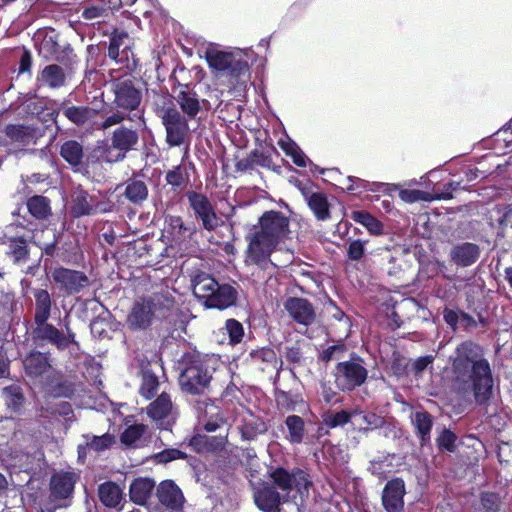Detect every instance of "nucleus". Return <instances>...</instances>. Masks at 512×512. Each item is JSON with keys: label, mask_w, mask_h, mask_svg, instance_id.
I'll use <instances>...</instances> for the list:
<instances>
[{"label": "nucleus", "mask_w": 512, "mask_h": 512, "mask_svg": "<svg viewBox=\"0 0 512 512\" xmlns=\"http://www.w3.org/2000/svg\"><path fill=\"white\" fill-rule=\"evenodd\" d=\"M452 373L453 381L460 389L471 387L476 403L488 405L493 395V377L480 344L465 340L456 347Z\"/></svg>", "instance_id": "f257e3e1"}, {"label": "nucleus", "mask_w": 512, "mask_h": 512, "mask_svg": "<svg viewBox=\"0 0 512 512\" xmlns=\"http://www.w3.org/2000/svg\"><path fill=\"white\" fill-rule=\"evenodd\" d=\"M110 91L113 95L112 106L109 110H102L101 130H107L125 120L133 122L138 119L145 125L144 110L141 109L143 90L138 79L131 74L113 78L110 80Z\"/></svg>", "instance_id": "f03ea898"}, {"label": "nucleus", "mask_w": 512, "mask_h": 512, "mask_svg": "<svg viewBox=\"0 0 512 512\" xmlns=\"http://www.w3.org/2000/svg\"><path fill=\"white\" fill-rule=\"evenodd\" d=\"M204 58L214 73L227 79L231 89L237 92L245 89L250 79V67L241 56L208 47L204 52Z\"/></svg>", "instance_id": "7ed1b4c3"}, {"label": "nucleus", "mask_w": 512, "mask_h": 512, "mask_svg": "<svg viewBox=\"0 0 512 512\" xmlns=\"http://www.w3.org/2000/svg\"><path fill=\"white\" fill-rule=\"evenodd\" d=\"M184 368L179 376L182 390L191 395L204 392L212 379V371L208 360L200 354H188L183 360Z\"/></svg>", "instance_id": "20e7f679"}, {"label": "nucleus", "mask_w": 512, "mask_h": 512, "mask_svg": "<svg viewBox=\"0 0 512 512\" xmlns=\"http://www.w3.org/2000/svg\"><path fill=\"white\" fill-rule=\"evenodd\" d=\"M34 298V324L32 339L35 341L38 337L55 338L59 337L58 328L48 319L51 317V311L56 306L51 293L44 288H34L32 290Z\"/></svg>", "instance_id": "39448f33"}, {"label": "nucleus", "mask_w": 512, "mask_h": 512, "mask_svg": "<svg viewBox=\"0 0 512 512\" xmlns=\"http://www.w3.org/2000/svg\"><path fill=\"white\" fill-rule=\"evenodd\" d=\"M334 383L342 392H352L362 386L368 378L364 359L352 353L349 360L340 361L333 371Z\"/></svg>", "instance_id": "423d86ee"}, {"label": "nucleus", "mask_w": 512, "mask_h": 512, "mask_svg": "<svg viewBox=\"0 0 512 512\" xmlns=\"http://www.w3.org/2000/svg\"><path fill=\"white\" fill-rule=\"evenodd\" d=\"M189 209L193 212L195 220L203 230L214 232L223 223L217 215L216 209L206 194L195 190H188L185 193Z\"/></svg>", "instance_id": "0eeeda50"}, {"label": "nucleus", "mask_w": 512, "mask_h": 512, "mask_svg": "<svg viewBox=\"0 0 512 512\" xmlns=\"http://www.w3.org/2000/svg\"><path fill=\"white\" fill-rule=\"evenodd\" d=\"M172 80V89L176 92L175 100L182 115L193 120L201 111L207 112L210 110V102L206 99H200L195 90V84L181 83L176 77H173Z\"/></svg>", "instance_id": "6e6552de"}, {"label": "nucleus", "mask_w": 512, "mask_h": 512, "mask_svg": "<svg viewBox=\"0 0 512 512\" xmlns=\"http://www.w3.org/2000/svg\"><path fill=\"white\" fill-rule=\"evenodd\" d=\"M246 240L248 245L245 251V263L256 265L262 270L267 269L271 263V255L279 243L258 230L248 234Z\"/></svg>", "instance_id": "1a4fd4ad"}, {"label": "nucleus", "mask_w": 512, "mask_h": 512, "mask_svg": "<svg viewBox=\"0 0 512 512\" xmlns=\"http://www.w3.org/2000/svg\"><path fill=\"white\" fill-rule=\"evenodd\" d=\"M51 282L64 296L79 294L90 285V279L85 272L63 266L51 271Z\"/></svg>", "instance_id": "9d476101"}, {"label": "nucleus", "mask_w": 512, "mask_h": 512, "mask_svg": "<svg viewBox=\"0 0 512 512\" xmlns=\"http://www.w3.org/2000/svg\"><path fill=\"white\" fill-rule=\"evenodd\" d=\"M62 114L70 123L76 127H84L90 123L98 114V111L87 105H75L71 100H63L57 107L47 114L50 120L57 125V118Z\"/></svg>", "instance_id": "9b49d317"}, {"label": "nucleus", "mask_w": 512, "mask_h": 512, "mask_svg": "<svg viewBox=\"0 0 512 512\" xmlns=\"http://www.w3.org/2000/svg\"><path fill=\"white\" fill-rule=\"evenodd\" d=\"M23 373L33 383H38L54 367L50 352L31 349L21 359Z\"/></svg>", "instance_id": "f8f14e48"}, {"label": "nucleus", "mask_w": 512, "mask_h": 512, "mask_svg": "<svg viewBox=\"0 0 512 512\" xmlns=\"http://www.w3.org/2000/svg\"><path fill=\"white\" fill-rule=\"evenodd\" d=\"M45 396L71 399L75 394V384L61 370L52 368L39 382Z\"/></svg>", "instance_id": "ddd939ff"}, {"label": "nucleus", "mask_w": 512, "mask_h": 512, "mask_svg": "<svg viewBox=\"0 0 512 512\" xmlns=\"http://www.w3.org/2000/svg\"><path fill=\"white\" fill-rule=\"evenodd\" d=\"M188 119L178 109H170L162 117V125L166 131L165 141L170 147H179L184 144L189 133Z\"/></svg>", "instance_id": "4468645a"}, {"label": "nucleus", "mask_w": 512, "mask_h": 512, "mask_svg": "<svg viewBox=\"0 0 512 512\" xmlns=\"http://www.w3.org/2000/svg\"><path fill=\"white\" fill-rule=\"evenodd\" d=\"M118 125L110 137V148L117 152L114 161L125 159L127 153L136 150L140 140L139 130L134 125Z\"/></svg>", "instance_id": "2eb2a0df"}, {"label": "nucleus", "mask_w": 512, "mask_h": 512, "mask_svg": "<svg viewBox=\"0 0 512 512\" xmlns=\"http://www.w3.org/2000/svg\"><path fill=\"white\" fill-rule=\"evenodd\" d=\"M259 232L273 239L277 243L286 237L289 232L290 220L283 212L277 210L265 211L259 218Z\"/></svg>", "instance_id": "dca6fc26"}, {"label": "nucleus", "mask_w": 512, "mask_h": 512, "mask_svg": "<svg viewBox=\"0 0 512 512\" xmlns=\"http://www.w3.org/2000/svg\"><path fill=\"white\" fill-rule=\"evenodd\" d=\"M102 202L96 196L91 195L82 186L73 189L71 193L70 213L74 218L96 215L104 212Z\"/></svg>", "instance_id": "f3484780"}, {"label": "nucleus", "mask_w": 512, "mask_h": 512, "mask_svg": "<svg viewBox=\"0 0 512 512\" xmlns=\"http://www.w3.org/2000/svg\"><path fill=\"white\" fill-rule=\"evenodd\" d=\"M3 145L22 149L32 143H35L39 137L38 128L33 125L25 124H7L3 130Z\"/></svg>", "instance_id": "a211bd4d"}, {"label": "nucleus", "mask_w": 512, "mask_h": 512, "mask_svg": "<svg viewBox=\"0 0 512 512\" xmlns=\"http://www.w3.org/2000/svg\"><path fill=\"white\" fill-rule=\"evenodd\" d=\"M284 308L289 317L306 330L316 320L315 307L306 298L288 297L284 302Z\"/></svg>", "instance_id": "6ab92c4d"}, {"label": "nucleus", "mask_w": 512, "mask_h": 512, "mask_svg": "<svg viewBox=\"0 0 512 512\" xmlns=\"http://www.w3.org/2000/svg\"><path fill=\"white\" fill-rule=\"evenodd\" d=\"M253 498L255 505L262 512H283L281 508L282 497L276 488L269 482H261L254 488ZM296 512H300L298 506L293 504Z\"/></svg>", "instance_id": "aec40b11"}, {"label": "nucleus", "mask_w": 512, "mask_h": 512, "mask_svg": "<svg viewBox=\"0 0 512 512\" xmlns=\"http://www.w3.org/2000/svg\"><path fill=\"white\" fill-rule=\"evenodd\" d=\"M406 494L405 482L395 477L385 484L381 501L386 512H402L404 509V496Z\"/></svg>", "instance_id": "412c9836"}, {"label": "nucleus", "mask_w": 512, "mask_h": 512, "mask_svg": "<svg viewBox=\"0 0 512 512\" xmlns=\"http://www.w3.org/2000/svg\"><path fill=\"white\" fill-rule=\"evenodd\" d=\"M79 476L75 472L61 471L50 479V497L53 500H65L72 496Z\"/></svg>", "instance_id": "4be33fe9"}, {"label": "nucleus", "mask_w": 512, "mask_h": 512, "mask_svg": "<svg viewBox=\"0 0 512 512\" xmlns=\"http://www.w3.org/2000/svg\"><path fill=\"white\" fill-rule=\"evenodd\" d=\"M237 295V290L233 286L229 284H219L217 282L203 304L207 308L223 310L236 303Z\"/></svg>", "instance_id": "5701e85b"}, {"label": "nucleus", "mask_w": 512, "mask_h": 512, "mask_svg": "<svg viewBox=\"0 0 512 512\" xmlns=\"http://www.w3.org/2000/svg\"><path fill=\"white\" fill-rule=\"evenodd\" d=\"M48 44H50L49 51L52 54V59L64 68V71H66L69 76H71L75 72L80 61L77 54L74 52V49L70 44L61 48L57 41H54L52 38H50L49 41H46L45 45Z\"/></svg>", "instance_id": "b1692460"}, {"label": "nucleus", "mask_w": 512, "mask_h": 512, "mask_svg": "<svg viewBox=\"0 0 512 512\" xmlns=\"http://www.w3.org/2000/svg\"><path fill=\"white\" fill-rule=\"evenodd\" d=\"M189 167L194 168V164L189 162L186 165L182 161L165 172V182L175 194L186 193V189L191 183Z\"/></svg>", "instance_id": "393cba45"}, {"label": "nucleus", "mask_w": 512, "mask_h": 512, "mask_svg": "<svg viewBox=\"0 0 512 512\" xmlns=\"http://www.w3.org/2000/svg\"><path fill=\"white\" fill-rule=\"evenodd\" d=\"M152 306L153 302L149 300L136 302L127 319L130 328L135 330L147 329L151 325L154 317Z\"/></svg>", "instance_id": "a878e982"}, {"label": "nucleus", "mask_w": 512, "mask_h": 512, "mask_svg": "<svg viewBox=\"0 0 512 512\" xmlns=\"http://www.w3.org/2000/svg\"><path fill=\"white\" fill-rule=\"evenodd\" d=\"M7 246L5 255L16 265L24 264L30 256V247L25 236L5 237L2 241Z\"/></svg>", "instance_id": "bb28decb"}, {"label": "nucleus", "mask_w": 512, "mask_h": 512, "mask_svg": "<svg viewBox=\"0 0 512 512\" xmlns=\"http://www.w3.org/2000/svg\"><path fill=\"white\" fill-rule=\"evenodd\" d=\"M157 498L161 504L172 510L182 507L184 500L182 491L172 480L162 481L156 491Z\"/></svg>", "instance_id": "cd10ccee"}, {"label": "nucleus", "mask_w": 512, "mask_h": 512, "mask_svg": "<svg viewBox=\"0 0 512 512\" xmlns=\"http://www.w3.org/2000/svg\"><path fill=\"white\" fill-rule=\"evenodd\" d=\"M488 324V318L485 317L482 313H477V319H475L472 315L463 310H450V328L453 330L459 327L466 332H471L472 330L476 329L478 325H481L483 328H485L488 326Z\"/></svg>", "instance_id": "c85d7f7f"}, {"label": "nucleus", "mask_w": 512, "mask_h": 512, "mask_svg": "<svg viewBox=\"0 0 512 512\" xmlns=\"http://www.w3.org/2000/svg\"><path fill=\"white\" fill-rule=\"evenodd\" d=\"M69 76L64 68L59 64L53 63L46 65L37 76V82L41 86L50 89H58L66 85V78Z\"/></svg>", "instance_id": "c756f323"}, {"label": "nucleus", "mask_w": 512, "mask_h": 512, "mask_svg": "<svg viewBox=\"0 0 512 512\" xmlns=\"http://www.w3.org/2000/svg\"><path fill=\"white\" fill-rule=\"evenodd\" d=\"M417 253V248L408 249L405 244L394 245L393 258L390 262L391 266H394L395 273H388L391 277L402 278L403 274L412 268L413 266V255L411 252Z\"/></svg>", "instance_id": "7c9ffc66"}, {"label": "nucleus", "mask_w": 512, "mask_h": 512, "mask_svg": "<svg viewBox=\"0 0 512 512\" xmlns=\"http://www.w3.org/2000/svg\"><path fill=\"white\" fill-rule=\"evenodd\" d=\"M190 279L193 294L202 303L217 284L216 279L211 274L201 270L192 272Z\"/></svg>", "instance_id": "2f4dec72"}, {"label": "nucleus", "mask_w": 512, "mask_h": 512, "mask_svg": "<svg viewBox=\"0 0 512 512\" xmlns=\"http://www.w3.org/2000/svg\"><path fill=\"white\" fill-rule=\"evenodd\" d=\"M155 488V481L148 477L135 478L129 487L130 500L137 505H145Z\"/></svg>", "instance_id": "473e14b6"}, {"label": "nucleus", "mask_w": 512, "mask_h": 512, "mask_svg": "<svg viewBox=\"0 0 512 512\" xmlns=\"http://www.w3.org/2000/svg\"><path fill=\"white\" fill-rule=\"evenodd\" d=\"M122 186L124 187L122 195L133 205L141 206L148 199V186L143 180L129 178Z\"/></svg>", "instance_id": "72a5a7b5"}, {"label": "nucleus", "mask_w": 512, "mask_h": 512, "mask_svg": "<svg viewBox=\"0 0 512 512\" xmlns=\"http://www.w3.org/2000/svg\"><path fill=\"white\" fill-rule=\"evenodd\" d=\"M59 155L72 168L79 167L85 157L83 143L74 139L65 140L59 146Z\"/></svg>", "instance_id": "f704fd0d"}, {"label": "nucleus", "mask_w": 512, "mask_h": 512, "mask_svg": "<svg viewBox=\"0 0 512 512\" xmlns=\"http://www.w3.org/2000/svg\"><path fill=\"white\" fill-rule=\"evenodd\" d=\"M284 424L286 427L285 439L293 445H299L304 442L307 435V428L305 420L295 414L288 415Z\"/></svg>", "instance_id": "c9c22d12"}, {"label": "nucleus", "mask_w": 512, "mask_h": 512, "mask_svg": "<svg viewBox=\"0 0 512 512\" xmlns=\"http://www.w3.org/2000/svg\"><path fill=\"white\" fill-rule=\"evenodd\" d=\"M479 256V246L469 242L456 245L451 251V259L461 267H468L474 264Z\"/></svg>", "instance_id": "e433bc0d"}, {"label": "nucleus", "mask_w": 512, "mask_h": 512, "mask_svg": "<svg viewBox=\"0 0 512 512\" xmlns=\"http://www.w3.org/2000/svg\"><path fill=\"white\" fill-rule=\"evenodd\" d=\"M352 425L358 429L360 432H368L374 429L381 428L385 419L374 413V412H364L359 409H352Z\"/></svg>", "instance_id": "4c0bfd02"}, {"label": "nucleus", "mask_w": 512, "mask_h": 512, "mask_svg": "<svg viewBox=\"0 0 512 512\" xmlns=\"http://www.w3.org/2000/svg\"><path fill=\"white\" fill-rule=\"evenodd\" d=\"M412 425L415 429V435L419 438L421 446L430 442L431 430L433 427V418L427 411H416L411 417Z\"/></svg>", "instance_id": "58836bf2"}, {"label": "nucleus", "mask_w": 512, "mask_h": 512, "mask_svg": "<svg viewBox=\"0 0 512 512\" xmlns=\"http://www.w3.org/2000/svg\"><path fill=\"white\" fill-rule=\"evenodd\" d=\"M26 207L29 214L36 220H47L52 216V207L50 198L43 195H33L26 201Z\"/></svg>", "instance_id": "ea45409f"}, {"label": "nucleus", "mask_w": 512, "mask_h": 512, "mask_svg": "<svg viewBox=\"0 0 512 512\" xmlns=\"http://www.w3.org/2000/svg\"><path fill=\"white\" fill-rule=\"evenodd\" d=\"M98 497L105 507L115 508L120 504L123 492L117 483L106 481L98 486Z\"/></svg>", "instance_id": "a19ab883"}, {"label": "nucleus", "mask_w": 512, "mask_h": 512, "mask_svg": "<svg viewBox=\"0 0 512 512\" xmlns=\"http://www.w3.org/2000/svg\"><path fill=\"white\" fill-rule=\"evenodd\" d=\"M393 252L394 246L375 248L370 252V262L374 267L385 272L387 275L388 273H395L394 266L390 265V262L395 260V258H393Z\"/></svg>", "instance_id": "79ce46f5"}, {"label": "nucleus", "mask_w": 512, "mask_h": 512, "mask_svg": "<svg viewBox=\"0 0 512 512\" xmlns=\"http://www.w3.org/2000/svg\"><path fill=\"white\" fill-rule=\"evenodd\" d=\"M268 478L271 481V485L278 488L286 493H289L293 489V476L294 469L289 472L284 467H270L268 469Z\"/></svg>", "instance_id": "37998d69"}, {"label": "nucleus", "mask_w": 512, "mask_h": 512, "mask_svg": "<svg viewBox=\"0 0 512 512\" xmlns=\"http://www.w3.org/2000/svg\"><path fill=\"white\" fill-rule=\"evenodd\" d=\"M172 410V401L170 395L162 392L153 402L147 407V414L153 421H162L165 419Z\"/></svg>", "instance_id": "c03bdc74"}, {"label": "nucleus", "mask_w": 512, "mask_h": 512, "mask_svg": "<svg viewBox=\"0 0 512 512\" xmlns=\"http://www.w3.org/2000/svg\"><path fill=\"white\" fill-rule=\"evenodd\" d=\"M41 413L43 417H63L66 425L73 422L74 420V411L72 405L67 401L47 403L41 408Z\"/></svg>", "instance_id": "a18cd8bd"}, {"label": "nucleus", "mask_w": 512, "mask_h": 512, "mask_svg": "<svg viewBox=\"0 0 512 512\" xmlns=\"http://www.w3.org/2000/svg\"><path fill=\"white\" fill-rule=\"evenodd\" d=\"M307 205L318 221H326L331 218V205L325 193L317 192V195H312Z\"/></svg>", "instance_id": "49530a36"}, {"label": "nucleus", "mask_w": 512, "mask_h": 512, "mask_svg": "<svg viewBox=\"0 0 512 512\" xmlns=\"http://www.w3.org/2000/svg\"><path fill=\"white\" fill-rule=\"evenodd\" d=\"M351 219L363 225L373 235H381L384 232L383 223L365 210L352 211Z\"/></svg>", "instance_id": "de8ad7c7"}, {"label": "nucleus", "mask_w": 512, "mask_h": 512, "mask_svg": "<svg viewBox=\"0 0 512 512\" xmlns=\"http://www.w3.org/2000/svg\"><path fill=\"white\" fill-rule=\"evenodd\" d=\"M274 396L277 408L285 412H293L299 404L304 403L300 394L291 391L276 390Z\"/></svg>", "instance_id": "09e8293b"}, {"label": "nucleus", "mask_w": 512, "mask_h": 512, "mask_svg": "<svg viewBox=\"0 0 512 512\" xmlns=\"http://www.w3.org/2000/svg\"><path fill=\"white\" fill-rule=\"evenodd\" d=\"M167 230L170 234L179 238L191 237L196 233L195 226H187L179 215H167L165 217Z\"/></svg>", "instance_id": "8fccbe9b"}, {"label": "nucleus", "mask_w": 512, "mask_h": 512, "mask_svg": "<svg viewBox=\"0 0 512 512\" xmlns=\"http://www.w3.org/2000/svg\"><path fill=\"white\" fill-rule=\"evenodd\" d=\"M267 431L266 423L258 417L245 420L240 427V433L243 440H254L259 435L264 434Z\"/></svg>", "instance_id": "3c124183"}, {"label": "nucleus", "mask_w": 512, "mask_h": 512, "mask_svg": "<svg viewBox=\"0 0 512 512\" xmlns=\"http://www.w3.org/2000/svg\"><path fill=\"white\" fill-rule=\"evenodd\" d=\"M312 487L313 481L309 473L303 469L294 468L293 488L296 489L302 499L309 497Z\"/></svg>", "instance_id": "603ef678"}, {"label": "nucleus", "mask_w": 512, "mask_h": 512, "mask_svg": "<svg viewBox=\"0 0 512 512\" xmlns=\"http://www.w3.org/2000/svg\"><path fill=\"white\" fill-rule=\"evenodd\" d=\"M59 337L55 338V340L52 338H46V337H38L34 343L37 346H43L44 344H50L52 346H55L57 350L64 351L66 350L70 344L76 343L75 341V334L71 331L68 332V334H64L61 330L58 329Z\"/></svg>", "instance_id": "864d4df0"}, {"label": "nucleus", "mask_w": 512, "mask_h": 512, "mask_svg": "<svg viewBox=\"0 0 512 512\" xmlns=\"http://www.w3.org/2000/svg\"><path fill=\"white\" fill-rule=\"evenodd\" d=\"M346 352L347 345L342 340H339L337 343L329 345L319 351L317 359L319 362L327 364L332 360H338L342 358Z\"/></svg>", "instance_id": "5fc2aeb1"}, {"label": "nucleus", "mask_w": 512, "mask_h": 512, "mask_svg": "<svg viewBox=\"0 0 512 512\" xmlns=\"http://www.w3.org/2000/svg\"><path fill=\"white\" fill-rule=\"evenodd\" d=\"M352 418V410L327 411L323 415V423L329 428L343 427L351 422Z\"/></svg>", "instance_id": "6e6d98bb"}, {"label": "nucleus", "mask_w": 512, "mask_h": 512, "mask_svg": "<svg viewBox=\"0 0 512 512\" xmlns=\"http://www.w3.org/2000/svg\"><path fill=\"white\" fill-rule=\"evenodd\" d=\"M128 38V33L126 31H119L115 29L109 38V46H108V57L115 62H123V59L120 57V47L124 44L125 39Z\"/></svg>", "instance_id": "4d7b16f0"}, {"label": "nucleus", "mask_w": 512, "mask_h": 512, "mask_svg": "<svg viewBox=\"0 0 512 512\" xmlns=\"http://www.w3.org/2000/svg\"><path fill=\"white\" fill-rule=\"evenodd\" d=\"M6 405L12 410H18L24 403V394L20 386L10 385L3 389Z\"/></svg>", "instance_id": "13d9d810"}, {"label": "nucleus", "mask_w": 512, "mask_h": 512, "mask_svg": "<svg viewBox=\"0 0 512 512\" xmlns=\"http://www.w3.org/2000/svg\"><path fill=\"white\" fill-rule=\"evenodd\" d=\"M280 147L287 156L291 157L296 166L302 168L307 166V156L294 141L281 142Z\"/></svg>", "instance_id": "bf43d9fd"}, {"label": "nucleus", "mask_w": 512, "mask_h": 512, "mask_svg": "<svg viewBox=\"0 0 512 512\" xmlns=\"http://www.w3.org/2000/svg\"><path fill=\"white\" fill-rule=\"evenodd\" d=\"M158 387V377L150 371H145L143 373L142 383L140 386V394L145 399L150 400L157 394Z\"/></svg>", "instance_id": "052dcab7"}, {"label": "nucleus", "mask_w": 512, "mask_h": 512, "mask_svg": "<svg viewBox=\"0 0 512 512\" xmlns=\"http://www.w3.org/2000/svg\"><path fill=\"white\" fill-rule=\"evenodd\" d=\"M146 430L145 424L130 425L120 435V441L123 445L130 447L142 438Z\"/></svg>", "instance_id": "680f3d73"}, {"label": "nucleus", "mask_w": 512, "mask_h": 512, "mask_svg": "<svg viewBox=\"0 0 512 512\" xmlns=\"http://www.w3.org/2000/svg\"><path fill=\"white\" fill-rule=\"evenodd\" d=\"M303 343L297 340L292 345L286 346L284 351V357L286 361L293 367L301 366L304 361Z\"/></svg>", "instance_id": "e2e57ef3"}, {"label": "nucleus", "mask_w": 512, "mask_h": 512, "mask_svg": "<svg viewBox=\"0 0 512 512\" xmlns=\"http://www.w3.org/2000/svg\"><path fill=\"white\" fill-rule=\"evenodd\" d=\"M480 504L484 512H499L501 508V497L496 492L483 491L480 493Z\"/></svg>", "instance_id": "0e129e2a"}, {"label": "nucleus", "mask_w": 512, "mask_h": 512, "mask_svg": "<svg viewBox=\"0 0 512 512\" xmlns=\"http://www.w3.org/2000/svg\"><path fill=\"white\" fill-rule=\"evenodd\" d=\"M115 442V436L107 432L101 436H92L90 441L86 442V445L89 449H92L96 452H102L111 448Z\"/></svg>", "instance_id": "69168bd1"}, {"label": "nucleus", "mask_w": 512, "mask_h": 512, "mask_svg": "<svg viewBox=\"0 0 512 512\" xmlns=\"http://www.w3.org/2000/svg\"><path fill=\"white\" fill-rule=\"evenodd\" d=\"M249 356L254 363L275 364L277 362L276 352L268 346L252 350Z\"/></svg>", "instance_id": "338daca9"}, {"label": "nucleus", "mask_w": 512, "mask_h": 512, "mask_svg": "<svg viewBox=\"0 0 512 512\" xmlns=\"http://www.w3.org/2000/svg\"><path fill=\"white\" fill-rule=\"evenodd\" d=\"M411 361L400 353H393L391 358V369L397 377L410 375Z\"/></svg>", "instance_id": "774afa93"}]
</instances>
